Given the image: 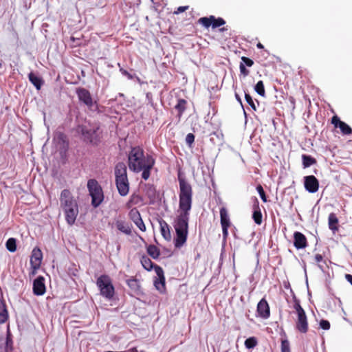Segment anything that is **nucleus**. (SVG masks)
I'll list each match as a JSON object with an SVG mask.
<instances>
[{
  "instance_id": "nucleus-1",
  "label": "nucleus",
  "mask_w": 352,
  "mask_h": 352,
  "mask_svg": "<svg viewBox=\"0 0 352 352\" xmlns=\"http://www.w3.org/2000/svg\"><path fill=\"white\" fill-rule=\"evenodd\" d=\"M179 184V214L174 221V228L176 232V237L174 239L175 246L181 248L187 240L188 233V221L190 211L192 202V188L191 185L178 175Z\"/></svg>"
},
{
  "instance_id": "nucleus-2",
  "label": "nucleus",
  "mask_w": 352,
  "mask_h": 352,
  "mask_svg": "<svg viewBox=\"0 0 352 352\" xmlns=\"http://www.w3.org/2000/svg\"><path fill=\"white\" fill-rule=\"evenodd\" d=\"M155 163V159L150 155H145L143 148L139 146L132 147L128 155V166L134 173H142V178L147 180L151 170Z\"/></svg>"
},
{
  "instance_id": "nucleus-3",
  "label": "nucleus",
  "mask_w": 352,
  "mask_h": 352,
  "mask_svg": "<svg viewBox=\"0 0 352 352\" xmlns=\"http://www.w3.org/2000/svg\"><path fill=\"white\" fill-rule=\"evenodd\" d=\"M116 185L121 196H126L129 191L127 168L124 162H118L114 168Z\"/></svg>"
},
{
  "instance_id": "nucleus-4",
  "label": "nucleus",
  "mask_w": 352,
  "mask_h": 352,
  "mask_svg": "<svg viewBox=\"0 0 352 352\" xmlns=\"http://www.w3.org/2000/svg\"><path fill=\"white\" fill-rule=\"evenodd\" d=\"M293 302V308L297 315L296 329L301 333H306L309 330V323L305 311L300 305V302L296 297H294Z\"/></svg>"
},
{
  "instance_id": "nucleus-5",
  "label": "nucleus",
  "mask_w": 352,
  "mask_h": 352,
  "mask_svg": "<svg viewBox=\"0 0 352 352\" xmlns=\"http://www.w3.org/2000/svg\"><path fill=\"white\" fill-rule=\"evenodd\" d=\"M87 188L91 197V205L94 208L98 207L104 200V194L101 186L94 179H89Z\"/></svg>"
},
{
  "instance_id": "nucleus-6",
  "label": "nucleus",
  "mask_w": 352,
  "mask_h": 352,
  "mask_svg": "<svg viewBox=\"0 0 352 352\" xmlns=\"http://www.w3.org/2000/svg\"><path fill=\"white\" fill-rule=\"evenodd\" d=\"M96 285L102 296L109 300L113 297L115 289L112 284L111 279L108 275L103 274L98 277L96 281Z\"/></svg>"
},
{
  "instance_id": "nucleus-7",
  "label": "nucleus",
  "mask_w": 352,
  "mask_h": 352,
  "mask_svg": "<svg viewBox=\"0 0 352 352\" xmlns=\"http://www.w3.org/2000/svg\"><path fill=\"white\" fill-rule=\"evenodd\" d=\"M60 204L63 210L78 207L76 200L68 189H64L61 192Z\"/></svg>"
},
{
  "instance_id": "nucleus-8",
  "label": "nucleus",
  "mask_w": 352,
  "mask_h": 352,
  "mask_svg": "<svg viewBox=\"0 0 352 352\" xmlns=\"http://www.w3.org/2000/svg\"><path fill=\"white\" fill-rule=\"evenodd\" d=\"M198 23L201 24L206 28H208L212 26L213 29L219 28L226 24V21L221 17L216 18L213 15H210L209 17H201L198 19Z\"/></svg>"
},
{
  "instance_id": "nucleus-9",
  "label": "nucleus",
  "mask_w": 352,
  "mask_h": 352,
  "mask_svg": "<svg viewBox=\"0 0 352 352\" xmlns=\"http://www.w3.org/2000/svg\"><path fill=\"white\" fill-rule=\"evenodd\" d=\"M221 225L222 227L223 237L226 240L228 236V228L231 226L228 210L225 207L220 209Z\"/></svg>"
},
{
  "instance_id": "nucleus-10",
  "label": "nucleus",
  "mask_w": 352,
  "mask_h": 352,
  "mask_svg": "<svg viewBox=\"0 0 352 352\" xmlns=\"http://www.w3.org/2000/svg\"><path fill=\"white\" fill-rule=\"evenodd\" d=\"M305 188L311 193L316 192L319 188V182L314 175L305 176L304 177Z\"/></svg>"
},
{
  "instance_id": "nucleus-11",
  "label": "nucleus",
  "mask_w": 352,
  "mask_h": 352,
  "mask_svg": "<svg viewBox=\"0 0 352 352\" xmlns=\"http://www.w3.org/2000/svg\"><path fill=\"white\" fill-rule=\"evenodd\" d=\"M76 94L79 100L89 107L93 106V98L90 92L85 88L79 87L76 89Z\"/></svg>"
},
{
  "instance_id": "nucleus-12",
  "label": "nucleus",
  "mask_w": 352,
  "mask_h": 352,
  "mask_svg": "<svg viewBox=\"0 0 352 352\" xmlns=\"http://www.w3.org/2000/svg\"><path fill=\"white\" fill-rule=\"evenodd\" d=\"M43 254L41 249L36 247L33 249L30 256V265L34 270H38L41 264Z\"/></svg>"
},
{
  "instance_id": "nucleus-13",
  "label": "nucleus",
  "mask_w": 352,
  "mask_h": 352,
  "mask_svg": "<svg viewBox=\"0 0 352 352\" xmlns=\"http://www.w3.org/2000/svg\"><path fill=\"white\" fill-rule=\"evenodd\" d=\"M258 316L263 319H267L270 316V305L265 298H262L256 307Z\"/></svg>"
},
{
  "instance_id": "nucleus-14",
  "label": "nucleus",
  "mask_w": 352,
  "mask_h": 352,
  "mask_svg": "<svg viewBox=\"0 0 352 352\" xmlns=\"http://www.w3.org/2000/svg\"><path fill=\"white\" fill-rule=\"evenodd\" d=\"M45 279L39 276L33 282V293L34 295L41 296L45 293Z\"/></svg>"
},
{
  "instance_id": "nucleus-15",
  "label": "nucleus",
  "mask_w": 352,
  "mask_h": 352,
  "mask_svg": "<svg viewBox=\"0 0 352 352\" xmlns=\"http://www.w3.org/2000/svg\"><path fill=\"white\" fill-rule=\"evenodd\" d=\"M294 245L297 250L307 248L308 242L306 236L300 232H295L294 233Z\"/></svg>"
},
{
  "instance_id": "nucleus-16",
  "label": "nucleus",
  "mask_w": 352,
  "mask_h": 352,
  "mask_svg": "<svg viewBox=\"0 0 352 352\" xmlns=\"http://www.w3.org/2000/svg\"><path fill=\"white\" fill-rule=\"evenodd\" d=\"M331 124H333L336 128H340L344 135H349L352 133L351 128L346 123L341 121L337 116L332 117Z\"/></svg>"
},
{
  "instance_id": "nucleus-17",
  "label": "nucleus",
  "mask_w": 352,
  "mask_h": 352,
  "mask_svg": "<svg viewBox=\"0 0 352 352\" xmlns=\"http://www.w3.org/2000/svg\"><path fill=\"white\" fill-rule=\"evenodd\" d=\"M65 215V220L67 223L72 226L73 225L76 219L78 214V207L74 208H68L67 210H63Z\"/></svg>"
},
{
  "instance_id": "nucleus-18",
  "label": "nucleus",
  "mask_w": 352,
  "mask_h": 352,
  "mask_svg": "<svg viewBox=\"0 0 352 352\" xmlns=\"http://www.w3.org/2000/svg\"><path fill=\"white\" fill-rule=\"evenodd\" d=\"M79 128L84 140L91 143L93 142L96 130L94 129H88L85 126H80Z\"/></svg>"
},
{
  "instance_id": "nucleus-19",
  "label": "nucleus",
  "mask_w": 352,
  "mask_h": 352,
  "mask_svg": "<svg viewBox=\"0 0 352 352\" xmlns=\"http://www.w3.org/2000/svg\"><path fill=\"white\" fill-rule=\"evenodd\" d=\"M159 223L160 226V232L164 239L168 241H170L171 233L169 225L166 222V221L162 219L159 220Z\"/></svg>"
},
{
  "instance_id": "nucleus-20",
  "label": "nucleus",
  "mask_w": 352,
  "mask_h": 352,
  "mask_svg": "<svg viewBox=\"0 0 352 352\" xmlns=\"http://www.w3.org/2000/svg\"><path fill=\"white\" fill-rule=\"evenodd\" d=\"M339 221L336 216V214L333 212H331L329 214L328 217V225L329 228L335 233L336 232L338 231L339 227H338Z\"/></svg>"
},
{
  "instance_id": "nucleus-21",
  "label": "nucleus",
  "mask_w": 352,
  "mask_h": 352,
  "mask_svg": "<svg viewBox=\"0 0 352 352\" xmlns=\"http://www.w3.org/2000/svg\"><path fill=\"white\" fill-rule=\"evenodd\" d=\"M187 101L183 98H179L175 105V109L177 111V117L180 120L182 114L186 109Z\"/></svg>"
},
{
  "instance_id": "nucleus-22",
  "label": "nucleus",
  "mask_w": 352,
  "mask_h": 352,
  "mask_svg": "<svg viewBox=\"0 0 352 352\" xmlns=\"http://www.w3.org/2000/svg\"><path fill=\"white\" fill-rule=\"evenodd\" d=\"M254 212L252 214V219L257 225H261L263 221V215L261 209L258 206V202L256 200V204L254 206Z\"/></svg>"
},
{
  "instance_id": "nucleus-23",
  "label": "nucleus",
  "mask_w": 352,
  "mask_h": 352,
  "mask_svg": "<svg viewBox=\"0 0 352 352\" xmlns=\"http://www.w3.org/2000/svg\"><path fill=\"white\" fill-rule=\"evenodd\" d=\"M116 226L118 230L124 233L125 234H131V229L130 226L122 220H117L116 221Z\"/></svg>"
},
{
  "instance_id": "nucleus-24",
  "label": "nucleus",
  "mask_w": 352,
  "mask_h": 352,
  "mask_svg": "<svg viewBox=\"0 0 352 352\" xmlns=\"http://www.w3.org/2000/svg\"><path fill=\"white\" fill-rule=\"evenodd\" d=\"M29 80L32 85L36 88L37 90H40L43 83L41 78L37 76L34 73L30 72L28 75Z\"/></svg>"
},
{
  "instance_id": "nucleus-25",
  "label": "nucleus",
  "mask_w": 352,
  "mask_h": 352,
  "mask_svg": "<svg viewBox=\"0 0 352 352\" xmlns=\"http://www.w3.org/2000/svg\"><path fill=\"white\" fill-rule=\"evenodd\" d=\"M8 319V312L6 303L0 300V324L5 323Z\"/></svg>"
},
{
  "instance_id": "nucleus-26",
  "label": "nucleus",
  "mask_w": 352,
  "mask_h": 352,
  "mask_svg": "<svg viewBox=\"0 0 352 352\" xmlns=\"http://www.w3.org/2000/svg\"><path fill=\"white\" fill-rule=\"evenodd\" d=\"M142 201V197L139 195L133 194L128 202L126 203V207L131 208L133 206L138 205Z\"/></svg>"
},
{
  "instance_id": "nucleus-27",
  "label": "nucleus",
  "mask_w": 352,
  "mask_h": 352,
  "mask_svg": "<svg viewBox=\"0 0 352 352\" xmlns=\"http://www.w3.org/2000/svg\"><path fill=\"white\" fill-rule=\"evenodd\" d=\"M154 285L160 292H164L166 290L165 277L155 278Z\"/></svg>"
},
{
  "instance_id": "nucleus-28",
  "label": "nucleus",
  "mask_w": 352,
  "mask_h": 352,
  "mask_svg": "<svg viewBox=\"0 0 352 352\" xmlns=\"http://www.w3.org/2000/svg\"><path fill=\"white\" fill-rule=\"evenodd\" d=\"M126 284L130 287V289L135 292H138L140 289L139 281L135 278L132 277L126 280Z\"/></svg>"
},
{
  "instance_id": "nucleus-29",
  "label": "nucleus",
  "mask_w": 352,
  "mask_h": 352,
  "mask_svg": "<svg viewBox=\"0 0 352 352\" xmlns=\"http://www.w3.org/2000/svg\"><path fill=\"white\" fill-rule=\"evenodd\" d=\"M302 160L304 168L309 167L311 165L316 164L317 162L314 157L305 154L302 155Z\"/></svg>"
},
{
  "instance_id": "nucleus-30",
  "label": "nucleus",
  "mask_w": 352,
  "mask_h": 352,
  "mask_svg": "<svg viewBox=\"0 0 352 352\" xmlns=\"http://www.w3.org/2000/svg\"><path fill=\"white\" fill-rule=\"evenodd\" d=\"M12 350H13V340L12 338L11 333L8 329V331H7L6 338L5 351H6H6L12 352Z\"/></svg>"
},
{
  "instance_id": "nucleus-31",
  "label": "nucleus",
  "mask_w": 352,
  "mask_h": 352,
  "mask_svg": "<svg viewBox=\"0 0 352 352\" xmlns=\"http://www.w3.org/2000/svg\"><path fill=\"white\" fill-rule=\"evenodd\" d=\"M147 253L154 259H157L160 254L159 248L154 245H150L147 247Z\"/></svg>"
},
{
  "instance_id": "nucleus-32",
  "label": "nucleus",
  "mask_w": 352,
  "mask_h": 352,
  "mask_svg": "<svg viewBox=\"0 0 352 352\" xmlns=\"http://www.w3.org/2000/svg\"><path fill=\"white\" fill-rule=\"evenodd\" d=\"M141 263L143 267L147 271H151L155 265L151 260L146 256H143L141 258Z\"/></svg>"
},
{
  "instance_id": "nucleus-33",
  "label": "nucleus",
  "mask_w": 352,
  "mask_h": 352,
  "mask_svg": "<svg viewBox=\"0 0 352 352\" xmlns=\"http://www.w3.org/2000/svg\"><path fill=\"white\" fill-rule=\"evenodd\" d=\"M6 247L10 252H14L16 250V240L14 238H10L6 243Z\"/></svg>"
},
{
  "instance_id": "nucleus-34",
  "label": "nucleus",
  "mask_w": 352,
  "mask_h": 352,
  "mask_svg": "<svg viewBox=\"0 0 352 352\" xmlns=\"http://www.w3.org/2000/svg\"><path fill=\"white\" fill-rule=\"evenodd\" d=\"M244 344L247 349H250L254 348L257 345L258 342L255 337H250L245 340Z\"/></svg>"
},
{
  "instance_id": "nucleus-35",
  "label": "nucleus",
  "mask_w": 352,
  "mask_h": 352,
  "mask_svg": "<svg viewBox=\"0 0 352 352\" xmlns=\"http://www.w3.org/2000/svg\"><path fill=\"white\" fill-rule=\"evenodd\" d=\"M254 89L258 94L261 96H265V91L264 87V84L262 80H259L255 85Z\"/></svg>"
},
{
  "instance_id": "nucleus-36",
  "label": "nucleus",
  "mask_w": 352,
  "mask_h": 352,
  "mask_svg": "<svg viewBox=\"0 0 352 352\" xmlns=\"http://www.w3.org/2000/svg\"><path fill=\"white\" fill-rule=\"evenodd\" d=\"M129 217L130 219L135 223L139 219H141L140 214L139 211L135 208H132L129 212Z\"/></svg>"
},
{
  "instance_id": "nucleus-37",
  "label": "nucleus",
  "mask_w": 352,
  "mask_h": 352,
  "mask_svg": "<svg viewBox=\"0 0 352 352\" xmlns=\"http://www.w3.org/2000/svg\"><path fill=\"white\" fill-rule=\"evenodd\" d=\"M281 352H291L289 342L286 339L281 341Z\"/></svg>"
},
{
  "instance_id": "nucleus-38",
  "label": "nucleus",
  "mask_w": 352,
  "mask_h": 352,
  "mask_svg": "<svg viewBox=\"0 0 352 352\" xmlns=\"http://www.w3.org/2000/svg\"><path fill=\"white\" fill-rule=\"evenodd\" d=\"M256 190H257L262 201L263 202H267V197H266L265 192L263 190V188L262 187V186L261 184H259L256 186Z\"/></svg>"
},
{
  "instance_id": "nucleus-39",
  "label": "nucleus",
  "mask_w": 352,
  "mask_h": 352,
  "mask_svg": "<svg viewBox=\"0 0 352 352\" xmlns=\"http://www.w3.org/2000/svg\"><path fill=\"white\" fill-rule=\"evenodd\" d=\"M56 138L58 139V142H62L63 144V146H68V142L67 141V136L63 133H58L57 134Z\"/></svg>"
},
{
  "instance_id": "nucleus-40",
  "label": "nucleus",
  "mask_w": 352,
  "mask_h": 352,
  "mask_svg": "<svg viewBox=\"0 0 352 352\" xmlns=\"http://www.w3.org/2000/svg\"><path fill=\"white\" fill-rule=\"evenodd\" d=\"M245 100L246 102L248 103V104L254 109V110H256V106H255V104L251 97V96L248 94V93H245Z\"/></svg>"
},
{
  "instance_id": "nucleus-41",
  "label": "nucleus",
  "mask_w": 352,
  "mask_h": 352,
  "mask_svg": "<svg viewBox=\"0 0 352 352\" xmlns=\"http://www.w3.org/2000/svg\"><path fill=\"white\" fill-rule=\"evenodd\" d=\"M153 269H154L158 278L164 277L163 269L160 266L155 265Z\"/></svg>"
},
{
  "instance_id": "nucleus-42",
  "label": "nucleus",
  "mask_w": 352,
  "mask_h": 352,
  "mask_svg": "<svg viewBox=\"0 0 352 352\" xmlns=\"http://www.w3.org/2000/svg\"><path fill=\"white\" fill-rule=\"evenodd\" d=\"M241 60V63H243L245 66L246 65L248 67H252L254 65V61L246 56H242Z\"/></svg>"
},
{
  "instance_id": "nucleus-43",
  "label": "nucleus",
  "mask_w": 352,
  "mask_h": 352,
  "mask_svg": "<svg viewBox=\"0 0 352 352\" xmlns=\"http://www.w3.org/2000/svg\"><path fill=\"white\" fill-rule=\"evenodd\" d=\"M195 141V135L192 133H188L186 137V142L190 147Z\"/></svg>"
},
{
  "instance_id": "nucleus-44",
  "label": "nucleus",
  "mask_w": 352,
  "mask_h": 352,
  "mask_svg": "<svg viewBox=\"0 0 352 352\" xmlns=\"http://www.w3.org/2000/svg\"><path fill=\"white\" fill-rule=\"evenodd\" d=\"M330 322L326 320H321L320 322V327L324 330H329L330 329Z\"/></svg>"
},
{
  "instance_id": "nucleus-45",
  "label": "nucleus",
  "mask_w": 352,
  "mask_h": 352,
  "mask_svg": "<svg viewBox=\"0 0 352 352\" xmlns=\"http://www.w3.org/2000/svg\"><path fill=\"white\" fill-rule=\"evenodd\" d=\"M240 72L243 76H247L250 74V71L246 69L243 63H240L239 65Z\"/></svg>"
},
{
  "instance_id": "nucleus-46",
  "label": "nucleus",
  "mask_w": 352,
  "mask_h": 352,
  "mask_svg": "<svg viewBox=\"0 0 352 352\" xmlns=\"http://www.w3.org/2000/svg\"><path fill=\"white\" fill-rule=\"evenodd\" d=\"M135 224L138 227V228L144 232L146 230V226L144 225V221H142V218L140 219H139L138 221H137L136 222H135Z\"/></svg>"
},
{
  "instance_id": "nucleus-47",
  "label": "nucleus",
  "mask_w": 352,
  "mask_h": 352,
  "mask_svg": "<svg viewBox=\"0 0 352 352\" xmlns=\"http://www.w3.org/2000/svg\"><path fill=\"white\" fill-rule=\"evenodd\" d=\"M188 8H189L188 6H179V7L177 8V10L174 11V14H179L181 12L186 11L187 10H188Z\"/></svg>"
},
{
  "instance_id": "nucleus-48",
  "label": "nucleus",
  "mask_w": 352,
  "mask_h": 352,
  "mask_svg": "<svg viewBox=\"0 0 352 352\" xmlns=\"http://www.w3.org/2000/svg\"><path fill=\"white\" fill-rule=\"evenodd\" d=\"M120 71L124 76H126L129 79L133 78V76L130 73H129L126 70H125L124 69L120 68Z\"/></svg>"
},
{
  "instance_id": "nucleus-49",
  "label": "nucleus",
  "mask_w": 352,
  "mask_h": 352,
  "mask_svg": "<svg viewBox=\"0 0 352 352\" xmlns=\"http://www.w3.org/2000/svg\"><path fill=\"white\" fill-rule=\"evenodd\" d=\"M314 260L317 263H319L323 261V256L320 254H317L314 256Z\"/></svg>"
},
{
  "instance_id": "nucleus-50",
  "label": "nucleus",
  "mask_w": 352,
  "mask_h": 352,
  "mask_svg": "<svg viewBox=\"0 0 352 352\" xmlns=\"http://www.w3.org/2000/svg\"><path fill=\"white\" fill-rule=\"evenodd\" d=\"M345 278L352 285V275L349 274H345Z\"/></svg>"
},
{
  "instance_id": "nucleus-51",
  "label": "nucleus",
  "mask_w": 352,
  "mask_h": 352,
  "mask_svg": "<svg viewBox=\"0 0 352 352\" xmlns=\"http://www.w3.org/2000/svg\"><path fill=\"white\" fill-rule=\"evenodd\" d=\"M235 98L236 100L241 104H242V100H241V97L239 96V95L237 94V93H235Z\"/></svg>"
},
{
  "instance_id": "nucleus-52",
  "label": "nucleus",
  "mask_w": 352,
  "mask_h": 352,
  "mask_svg": "<svg viewBox=\"0 0 352 352\" xmlns=\"http://www.w3.org/2000/svg\"><path fill=\"white\" fill-rule=\"evenodd\" d=\"M256 47L258 49H263L264 48V46L261 43H258L257 45H256Z\"/></svg>"
},
{
  "instance_id": "nucleus-53",
  "label": "nucleus",
  "mask_w": 352,
  "mask_h": 352,
  "mask_svg": "<svg viewBox=\"0 0 352 352\" xmlns=\"http://www.w3.org/2000/svg\"><path fill=\"white\" fill-rule=\"evenodd\" d=\"M221 32H223V31H226L227 30V29L226 28H220L219 30Z\"/></svg>"
},
{
  "instance_id": "nucleus-54",
  "label": "nucleus",
  "mask_w": 352,
  "mask_h": 352,
  "mask_svg": "<svg viewBox=\"0 0 352 352\" xmlns=\"http://www.w3.org/2000/svg\"><path fill=\"white\" fill-rule=\"evenodd\" d=\"M2 67V61L0 62V68Z\"/></svg>"
}]
</instances>
